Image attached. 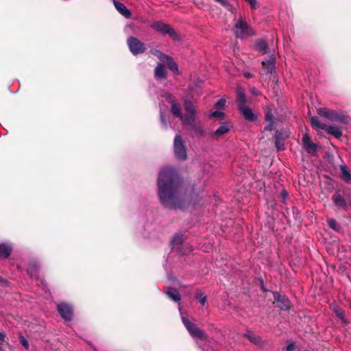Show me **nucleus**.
Wrapping results in <instances>:
<instances>
[{
	"label": "nucleus",
	"mask_w": 351,
	"mask_h": 351,
	"mask_svg": "<svg viewBox=\"0 0 351 351\" xmlns=\"http://www.w3.org/2000/svg\"><path fill=\"white\" fill-rule=\"evenodd\" d=\"M295 343H289L287 348H286V350L287 351H294L295 350Z\"/></svg>",
	"instance_id": "obj_45"
},
{
	"label": "nucleus",
	"mask_w": 351,
	"mask_h": 351,
	"mask_svg": "<svg viewBox=\"0 0 351 351\" xmlns=\"http://www.w3.org/2000/svg\"><path fill=\"white\" fill-rule=\"evenodd\" d=\"M160 122H161L162 125H163V127L165 128H167V120L165 117V114L162 112H160Z\"/></svg>",
	"instance_id": "obj_42"
},
{
	"label": "nucleus",
	"mask_w": 351,
	"mask_h": 351,
	"mask_svg": "<svg viewBox=\"0 0 351 351\" xmlns=\"http://www.w3.org/2000/svg\"><path fill=\"white\" fill-rule=\"evenodd\" d=\"M265 119L268 122L267 125L265 127V130L271 131L275 129L276 123L274 121V117L271 113V110H267L265 112Z\"/></svg>",
	"instance_id": "obj_19"
},
{
	"label": "nucleus",
	"mask_w": 351,
	"mask_h": 351,
	"mask_svg": "<svg viewBox=\"0 0 351 351\" xmlns=\"http://www.w3.org/2000/svg\"><path fill=\"white\" fill-rule=\"evenodd\" d=\"M226 103V99L223 98H221V99H219L218 101L215 104V107L217 110H221L224 107Z\"/></svg>",
	"instance_id": "obj_39"
},
{
	"label": "nucleus",
	"mask_w": 351,
	"mask_h": 351,
	"mask_svg": "<svg viewBox=\"0 0 351 351\" xmlns=\"http://www.w3.org/2000/svg\"><path fill=\"white\" fill-rule=\"evenodd\" d=\"M171 104V113L176 117L180 118V119H183V116L181 112L180 107L178 104L173 99L169 101Z\"/></svg>",
	"instance_id": "obj_25"
},
{
	"label": "nucleus",
	"mask_w": 351,
	"mask_h": 351,
	"mask_svg": "<svg viewBox=\"0 0 351 351\" xmlns=\"http://www.w3.org/2000/svg\"><path fill=\"white\" fill-rule=\"evenodd\" d=\"M5 335L4 332H0V343H2L5 341Z\"/></svg>",
	"instance_id": "obj_49"
},
{
	"label": "nucleus",
	"mask_w": 351,
	"mask_h": 351,
	"mask_svg": "<svg viewBox=\"0 0 351 351\" xmlns=\"http://www.w3.org/2000/svg\"><path fill=\"white\" fill-rule=\"evenodd\" d=\"M263 68L267 73H271L275 69L274 59L272 56L269 57L262 62Z\"/></svg>",
	"instance_id": "obj_18"
},
{
	"label": "nucleus",
	"mask_w": 351,
	"mask_h": 351,
	"mask_svg": "<svg viewBox=\"0 0 351 351\" xmlns=\"http://www.w3.org/2000/svg\"><path fill=\"white\" fill-rule=\"evenodd\" d=\"M243 117L250 122H256L258 119V114L254 112L252 109L243 105Z\"/></svg>",
	"instance_id": "obj_12"
},
{
	"label": "nucleus",
	"mask_w": 351,
	"mask_h": 351,
	"mask_svg": "<svg viewBox=\"0 0 351 351\" xmlns=\"http://www.w3.org/2000/svg\"><path fill=\"white\" fill-rule=\"evenodd\" d=\"M127 43L133 55L143 53L146 50L145 44L135 37L130 36L127 40Z\"/></svg>",
	"instance_id": "obj_4"
},
{
	"label": "nucleus",
	"mask_w": 351,
	"mask_h": 351,
	"mask_svg": "<svg viewBox=\"0 0 351 351\" xmlns=\"http://www.w3.org/2000/svg\"><path fill=\"white\" fill-rule=\"evenodd\" d=\"M256 49L262 54H266L268 52V45L263 40H259L257 41Z\"/></svg>",
	"instance_id": "obj_26"
},
{
	"label": "nucleus",
	"mask_w": 351,
	"mask_h": 351,
	"mask_svg": "<svg viewBox=\"0 0 351 351\" xmlns=\"http://www.w3.org/2000/svg\"><path fill=\"white\" fill-rule=\"evenodd\" d=\"M310 121L311 126L316 130L321 129L324 130V128L326 125V124L321 123L317 117H311Z\"/></svg>",
	"instance_id": "obj_30"
},
{
	"label": "nucleus",
	"mask_w": 351,
	"mask_h": 351,
	"mask_svg": "<svg viewBox=\"0 0 351 351\" xmlns=\"http://www.w3.org/2000/svg\"><path fill=\"white\" fill-rule=\"evenodd\" d=\"M12 248L7 243L0 244V258L7 259L11 254Z\"/></svg>",
	"instance_id": "obj_17"
},
{
	"label": "nucleus",
	"mask_w": 351,
	"mask_h": 351,
	"mask_svg": "<svg viewBox=\"0 0 351 351\" xmlns=\"http://www.w3.org/2000/svg\"><path fill=\"white\" fill-rule=\"evenodd\" d=\"M274 299L281 310L286 311L289 309V302L285 296H282L279 294H275Z\"/></svg>",
	"instance_id": "obj_16"
},
{
	"label": "nucleus",
	"mask_w": 351,
	"mask_h": 351,
	"mask_svg": "<svg viewBox=\"0 0 351 351\" xmlns=\"http://www.w3.org/2000/svg\"><path fill=\"white\" fill-rule=\"evenodd\" d=\"M237 104L238 110L241 113V90L240 88L237 90Z\"/></svg>",
	"instance_id": "obj_37"
},
{
	"label": "nucleus",
	"mask_w": 351,
	"mask_h": 351,
	"mask_svg": "<svg viewBox=\"0 0 351 351\" xmlns=\"http://www.w3.org/2000/svg\"><path fill=\"white\" fill-rule=\"evenodd\" d=\"M0 286L3 287H6L8 286V281L0 276Z\"/></svg>",
	"instance_id": "obj_44"
},
{
	"label": "nucleus",
	"mask_w": 351,
	"mask_h": 351,
	"mask_svg": "<svg viewBox=\"0 0 351 351\" xmlns=\"http://www.w3.org/2000/svg\"><path fill=\"white\" fill-rule=\"evenodd\" d=\"M154 73L156 77L158 79H165L167 77V73L165 65L162 63H158L155 68Z\"/></svg>",
	"instance_id": "obj_23"
},
{
	"label": "nucleus",
	"mask_w": 351,
	"mask_h": 351,
	"mask_svg": "<svg viewBox=\"0 0 351 351\" xmlns=\"http://www.w3.org/2000/svg\"><path fill=\"white\" fill-rule=\"evenodd\" d=\"M332 199L336 207L343 210L348 209V205L346 204V199L341 194L334 195Z\"/></svg>",
	"instance_id": "obj_14"
},
{
	"label": "nucleus",
	"mask_w": 351,
	"mask_h": 351,
	"mask_svg": "<svg viewBox=\"0 0 351 351\" xmlns=\"http://www.w3.org/2000/svg\"><path fill=\"white\" fill-rule=\"evenodd\" d=\"M173 152L178 160L184 161L188 158L185 143L180 135H176L174 138Z\"/></svg>",
	"instance_id": "obj_2"
},
{
	"label": "nucleus",
	"mask_w": 351,
	"mask_h": 351,
	"mask_svg": "<svg viewBox=\"0 0 351 351\" xmlns=\"http://www.w3.org/2000/svg\"><path fill=\"white\" fill-rule=\"evenodd\" d=\"M243 38L244 36H251L254 34V30L243 21Z\"/></svg>",
	"instance_id": "obj_31"
},
{
	"label": "nucleus",
	"mask_w": 351,
	"mask_h": 351,
	"mask_svg": "<svg viewBox=\"0 0 351 351\" xmlns=\"http://www.w3.org/2000/svg\"><path fill=\"white\" fill-rule=\"evenodd\" d=\"M195 297L202 306L205 305L207 298L204 293H202L201 291H198L196 292Z\"/></svg>",
	"instance_id": "obj_35"
},
{
	"label": "nucleus",
	"mask_w": 351,
	"mask_h": 351,
	"mask_svg": "<svg viewBox=\"0 0 351 351\" xmlns=\"http://www.w3.org/2000/svg\"><path fill=\"white\" fill-rule=\"evenodd\" d=\"M236 31L234 32L237 39L241 38V18L239 17L235 24Z\"/></svg>",
	"instance_id": "obj_36"
},
{
	"label": "nucleus",
	"mask_w": 351,
	"mask_h": 351,
	"mask_svg": "<svg viewBox=\"0 0 351 351\" xmlns=\"http://www.w3.org/2000/svg\"><path fill=\"white\" fill-rule=\"evenodd\" d=\"M39 265L35 261H31L27 268V272L32 278H38Z\"/></svg>",
	"instance_id": "obj_21"
},
{
	"label": "nucleus",
	"mask_w": 351,
	"mask_h": 351,
	"mask_svg": "<svg viewBox=\"0 0 351 351\" xmlns=\"http://www.w3.org/2000/svg\"><path fill=\"white\" fill-rule=\"evenodd\" d=\"M250 5V7L253 9H256L258 6V2L256 0H245Z\"/></svg>",
	"instance_id": "obj_43"
},
{
	"label": "nucleus",
	"mask_w": 351,
	"mask_h": 351,
	"mask_svg": "<svg viewBox=\"0 0 351 351\" xmlns=\"http://www.w3.org/2000/svg\"><path fill=\"white\" fill-rule=\"evenodd\" d=\"M165 295L171 300L178 302L181 300V295L178 290L173 287H168L165 291Z\"/></svg>",
	"instance_id": "obj_15"
},
{
	"label": "nucleus",
	"mask_w": 351,
	"mask_h": 351,
	"mask_svg": "<svg viewBox=\"0 0 351 351\" xmlns=\"http://www.w3.org/2000/svg\"><path fill=\"white\" fill-rule=\"evenodd\" d=\"M19 341H20V343H21V345L26 349V350H28L29 349V343H28V341L23 337V336H20L19 337Z\"/></svg>",
	"instance_id": "obj_40"
},
{
	"label": "nucleus",
	"mask_w": 351,
	"mask_h": 351,
	"mask_svg": "<svg viewBox=\"0 0 351 351\" xmlns=\"http://www.w3.org/2000/svg\"><path fill=\"white\" fill-rule=\"evenodd\" d=\"M336 313H337V315L341 318V319H344V315L342 312H337L336 311Z\"/></svg>",
	"instance_id": "obj_50"
},
{
	"label": "nucleus",
	"mask_w": 351,
	"mask_h": 351,
	"mask_svg": "<svg viewBox=\"0 0 351 351\" xmlns=\"http://www.w3.org/2000/svg\"><path fill=\"white\" fill-rule=\"evenodd\" d=\"M302 143L305 151L313 156L315 155L317 149V146L315 143L311 141L310 136L307 133L302 135Z\"/></svg>",
	"instance_id": "obj_7"
},
{
	"label": "nucleus",
	"mask_w": 351,
	"mask_h": 351,
	"mask_svg": "<svg viewBox=\"0 0 351 351\" xmlns=\"http://www.w3.org/2000/svg\"><path fill=\"white\" fill-rule=\"evenodd\" d=\"M149 53L154 55V56L157 57L161 62L163 61L165 58H167V56L156 48L151 49L149 50Z\"/></svg>",
	"instance_id": "obj_32"
},
{
	"label": "nucleus",
	"mask_w": 351,
	"mask_h": 351,
	"mask_svg": "<svg viewBox=\"0 0 351 351\" xmlns=\"http://www.w3.org/2000/svg\"><path fill=\"white\" fill-rule=\"evenodd\" d=\"M224 115H225V114L223 112H221L219 110H217V111L213 112L211 114L210 116L212 117H217V118H219V119H223L224 117Z\"/></svg>",
	"instance_id": "obj_41"
},
{
	"label": "nucleus",
	"mask_w": 351,
	"mask_h": 351,
	"mask_svg": "<svg viewBox=\"0 0 351 351\" xmlns=\"http://www.w3.org/2000/svg\"><path fill=\"white\" fill-rule=\"evenodd\" d=\"M186 114H196V109L193 102L189 100L184 101Z\"/></svg>",
	"instance_id": "obj_29"
},
{
	"label": "nucleus",
	"mask_w": 351,
	"mask_h": 351,
	"mask_svg": "<svg viewBox=\"0 0 351 351\" xmlns=\"http://www.w3.org/2000/svg\"><path fill=\"white\" fill-rule=\"evenodd\" d=\"M237 45H238V43L236 42L235 46L234 47V55L239 56V47L237 46Z\"/></svg>",
	"instance_id": "obj_47"
},
{
	"label": "nucleus",
	"mask_w": 351,
	"mask_h": 351,
	"mask_svg": "<svg viewBox=\"0 0 351 351\" xmlns=\"http://www.w3.org/2000/svg\"><path fill=\"white\" fill-rule=\"evenodd\" d=\"M162 63H166L168 68L173 71L174 73H178V64L173 60V59L169 56H167V58H165Z\"/></svg>",
	"instance_id": "obj_24"
},
{
	"label": "nucleus",
	"mask_w": 351,
	"mask_h": 351,
	"mask_svg": "<svg viewBox=\"0 0 351 351\" xmlns=\"http://www.w3.org/2000/svg\"><path fill=\"white\" fill-rule=\"evenodd\" d=\"M57 310L62 318L65 321H70L73 317V308L66 302H60L57 305Z\"/></svg>",
	"instance_id": "obj_6"
},
{
	"label": "nucleus",
	"mask_w": 351,
	"mask_h": 351,
	"mask_svg": "<svg viewBox=\"0 0 351 351\" xmlns=\"http://www.w3.org/2000/svg\"><path fill=\"white\" fill-rule=\"evenodd\" d=\"M217 2L221 4L223 7L227 8L229 5L228 2L226 0H215Z\"/></svg>",
	"instance_id": "obj_46"
},
{
	"label": "nucleus",
	"mask_w": 351,
	"mask_h": 351,
	"mask_svg": "<svg viewBox=\"0 0 351 351\" xmlns=\"http://www.w3.org/2000/svg\"><path fill=\"white\" fill-rule=\"evenodd\" d=\"M245 336L253 343L255 345L261 347L264 345V341L261 339L260 337L256 335V334L248 332L245 335Z\"/></svg>",
	"instance_id": "obj_20"
},
{
	"label": "nucleus",
	"mask_w": 351,
	"mask_h": 351,
	"mask_svg": "<svg viewBox=\"0 0 351 351\" xmlns=\"http://www.w3.org/2000/svg\"><path fill=\"white\" fill-rule=\"evenodd\" d=\"M230 128L231 125H230V123H222L212 134V138L214 139H218L219 137L229 132Z\"/></svg>",
	"instance_id": "obj_10"
},
{
	"label": "nucleus",
	"mask_w": 351,
	"mask_h": 351,
	"mask_svg": "<svg viewBox=\"0 0 351 351\" xmlns=\"http://www.w3.org/2000/svg\"><path fill=\"white\" fill-rule=\"evenodd\" d=\"M336 112V110L326 108H319L317 110V112L319 116L325 117L332 121H334Z\"/></svg>",
	"instance_id": "obj_11"
},
{
	"label": "nucleus",
	"mask_w": 351,
	"mask_h": 351,
	"mask_svg": "<svg viewBox=\"0 0 351 351\" xmlns=\"http://www.w3.org/2000/svg\"><path fill=\"white\" fill-rule=\"evenodd\" d=\"M152 27L161 34H169L172 38H175L177 36L176 32L173 27L161 21L154 22L152 25Z\"/></svg>",
	"instance_id": "obj_5"
},
{
	"label": "nucleus",
	"mask_w": 351,
	"mask_h": 351,
	"mask_svg": "<svg viewBox=\"0 0 351 351\" xmlns=\"http://www.w3.org/2000/svg\"><path fill=\"white\" fill-rule=\"evenodd\" d=\"M324 131L329 134L334 136L336 138H340L343 134V132L341 128L337 125H326L324 128Z\"/></svg>",
	"instance_id": "obj_13"
},
{
	"label": "nucleus",
	"mask_w": 351,
	"mask_h": 351,
	"mask_svg": "<svg viewBox=\"0 0 351 351\" xmlns=\"http://www.w3.org/2000/svg\"><path fill=\"white\" fill-rule=\"evenodd\" d=\"M182 322L189 331V334L195 339L204 340L206 339V335L203 330L199 329L197 325L190 322L187 318L182 317Z\"/></svg>",
	"instance_id": "obj_3"
},
{
	"label": "nucleus",
	"mask_w": 351,
	"mask_h": 351,
	"mask_svg": "<svg viewBox=\"0 0 351 351\" xmlns=\"http://www.w3.org/2000/svg\"><path fill=\"white\" fill-rule=\"evenodd\" d=\"M158 197L166 208L184 209L188 201L186 184L176 169H162L158 178Z\"/></svg>",
	"instance_id": "obj_1"
},
{
	"label": "nucleus",
	"mask_w": 351,
	"mask_h": 351,
	"mask_svg": "<svg viewBox=\"0 0 351 351\" xmlns=\"http://www.w3.org/2000/svg\"><path fill=\"white\" fill-rule=\"evenodd\" d=\"M114 5L116 10L126 19H130L132 16L131 11L122 3L113 0Z\"/></svg>",
	"instance_id": "obj_9"
},
{
	"label": "nucleus",
	"mask_w": 351,
	"mask_h": 351,
	"mask_svg": "<svg viewBox=\"0 0 351 351\" xmlns=\"http://www.w3.org/2000/svg\"><path fill=\"white\" fill-rule=\"evenodd\" d=\"M281 195L285 198L287 195V192L286 191H282Z\"/></svg>",
	"instance_id": "obj_52"
},
{
	"label": "nucleus",
	"mask_w": 351,
	"mask_h": 351,
	"mask_svg": "<svg viewBox=\"0 0 351 351\" xmlns=\"http://www.w3.org/2000/svg\"><path fill=\"white\" fill-rule=\"evenodd\" d=\"M168 97H169V98H171V95H168Z\"/></svg>",
	"instance_id": "obj_53"
},
{
	"label": "nucleus",
	"mask_w": 351,
	"mask_h": 351,
	"mask_svg": "<svg viewBox=\"0 0 351 351\" xmlns=\"http://www.w3.org/2000/svg\"><path fill=\"white\" fill-rule=\"evenodd\" d=\"M334 121H337L343 124H348L351 121V118L341 111H337Z\"/></svg>",
	"instance_id": "obj_22"
},
{
	"label": "nucleus",
	"mask_w": 351,
	"mask_h": 351,
	"mask_svg": "<svg viewBox=\"0 0 351 351\" xmlns=\"http://www.w3.org/2000/svg\"><path fill=\"white\" fill-rule=\"evenodd\" d=\"M276 140H275V145L278 150H280L283 149V144L281 143L280 134L276 133Z\"/></svg>",
	"instance_id": "obj_38"
},
{
	"label": "nucleus",
	"mask_w": 351,
	"mask_h": 351,
	"mask_svg": "<svg viewBox=\"0 0 351 351\" xmlns=\"http://www.w3.org/2000/svg\"><path fill=\"white\" fill-rule=\"evenodd\" d=\"M252 93L254 95H258V90L255 88H253L252 89Z\"/></svg>",
	"instance_id": "obj_51"
},
{
	"label": "nucleus",
	"mask_w": 351,
	"mask_h": 351,
	"mask_svg": "<svg viewBox=\"0 0 351 351\" xmlns=\"http://www.w3.org/2000/svg\"><path fill=\"white\" fill-rule=\"evenodd\" d=\"M183 125L184 126L189 127L195 123L196 121V114H185L184 119H182Z\"/></svg>",
	"instance_id": "obj_27"
},
{
	"label": "nucleus",
	"mask_w": 351,
	"mask_h": 351,
	"mask_svg": "<svg viewBox=\"0 0 351 351\" xmlns=\"http://www.w3.org/2000/svg\"><path fill=\"white\" fill-rule=\"evenodd\" d=\"M184 241L182 234H176L171 241V245H177L182 244Z\"/></svg>",
	"instance_id": "obj_33"
},
{
	"label": "nucleus",
	"mask_w": 351,
	"mask_h": 351,
	"mask_svg": "<svg viewBox=\"0 0 351 351\" xmlns=\"http://www.w3.org/2000/svg\"><path fill=\"white\" fill-rule=\"evenodd\" d=\"M243 75L247 79L251 78L252 77V75L248 71L243 73Z\"/></svg>",
	"instance_id": "obj_48"
},
{
	"label": "nucleus",
	"mask_w": 351,
	"mask_h": 351,
	"mask_svg": "<svg viewBox=\"0 0 351 351\" xmlns=\"http://www.w3.org/2000/svg\"><path fill=\"white\" fill-rule=\"evenodd\" d=\"M189 134L194 137H202L205 134L204 130L200 122H197L186 128Z\"/></svg>",
	"instance_id": "obj_8"
},
{
	"label": "nucleus",
	"mask_w": 351,
	"mask_h": 351,
	"mask_svg": "<svg viewBox=\"0 0 351 351\" xmlns=\"http://www.w3.org/2000/svg\"><path fill=\"white\" fill-rule=\"evenodd\" d=\"M340 170L342 175V179L346 182H351V171L345 165L340 167Z\"/></svg>",
	"instance_id": "obj_28"
},
{
	"label": "nucleus",
	"mask_w": 351,
	"mask_h": 351,
	"mask_svg": "<svg viewBox=\"0 0 351 351\" xmlns=\"http://www.w3.org/2000/svg\"><path fill=\"white\" fill-rule=\"evenodd\" d=\"M328 224L330 228L332 230L339 232L341 230V227L340 224L334 219L330 218L328 219Z\"/></svg>",
	"instance_id": "obj_34"
}]
</instances>
